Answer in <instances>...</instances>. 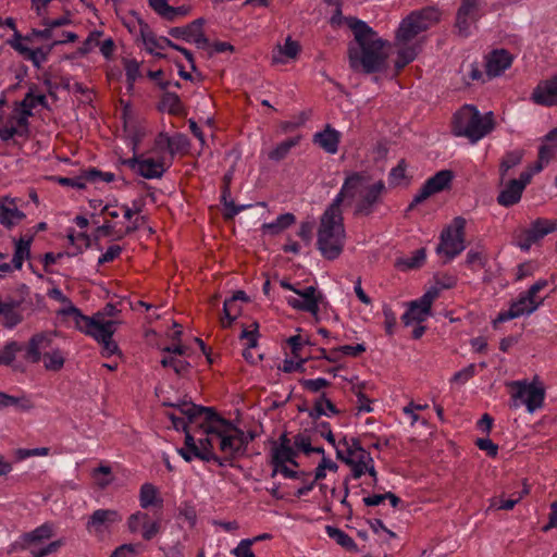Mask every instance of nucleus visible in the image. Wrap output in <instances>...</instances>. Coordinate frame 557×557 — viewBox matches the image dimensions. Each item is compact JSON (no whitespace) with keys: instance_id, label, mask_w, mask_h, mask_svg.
Here are the masks:
<instances>
[{"instance_id":"nucleus-1","label":"nucleus","mask_w":557,"mask_h":557,"mask_svg":"<svg viewBox=\"0 0 557 557\" xmlns=\"http://www.w3.org/2000/svg\"><path fill=\"white\" fill-rule=\"evenodd\" d=\"M164 406L171 408L166 417L171 420L173 429L185 433V445L177 451L186 461L198 458L223 466L216 451H220L225 460L243 454L247 444L245 433L210 408L186 400Z\"/></svg>"},{"instance_id":"nucleus-2","label":"nucleus","mask_w":557,"mask_h":557,"mask_svg":"<svg viewBox=\"0 0 557 557\" xmlns=\"http://www.w3.org/2000/svg\"><path fill=\"white\" fill-rule=\"evenodd\" d=\"M354 42L349 46V63L356 71L374 73L383 70L389 57L391 44L382 39L363 21H350Z\"/></svg>"},{"instance_id":"nucleus-3","label":"nucleus","mask_w":557,"mask_h":557,"mask_svg":"<svg viewBox=\"0 0 557 557\" xmlns=\"http://www.w3.org/2000/svg\"><path fill=\"white\" fill-rule=\"evenodd\" d=\"M385 188L382 180H375L367 172H351L347 174L334 200L339 206L344 200H349L357 214L369 215L380 203Z\"/></svg>"},{"instance_id":"nucleus-4","label":"nucleus","mask_w":557,"mask_h":557,"mask_svg":"<svg viewBox=\"0 0 557 557\" xmlns=\"http://www.w3.org/2000/svg\"><path fill=\"white\" fill-rule=\"evenodd\" d=\"M440 20V12L435 8H425L410 13L401 21L396 34L398 48L395 65L397 70L405 67L414 60L419 52V45L412 41L421 32L426 30Z\"/></svg>"},{"instance_id":"nucleus-5","label":"nucleus","mask_w":557,"mask_h":557,"mask_svg":"<svg viewBox=\"0 0 557 557\" xmlns=\"http://www.w3.org/2000/svg\"><path fill=\"white\" fill-rule=\"evenodd\" d=\"M346 238L342 208L336 201L330 203L321 215L318 228V249L329 260L336 259L343 251Z\"/></svg>"},{"instance_id":"nucleus-6","label":"nucleus","mask_w":557,"mask_h":557,"mask_svg":"<svg viewBox=\"0 0 557 557\" xmlns=\"http://www.w3.org/2000/svg\"><path fill=\"white\" fill-rule=\"evenodd\" d=\"M494 128L493 113L481 114L473 106L458 110L453 120V133L468 138L472 144L481 140Z\"/></svg>"},{"instance_id":"nucleus-7","label":"nucleus","mask_w":557,"mask_h":557,"mask_svg":"<svg viewBox=\"0 0 557 557\" xmlns=\"http://www.w3.org/2000/svg\"><path fill=\"white\" fill-rule=\"evenodd\" d=\"M510 388V408L525 407L527 412L534 413L543 408L545 400V386L539 376L529 380H517L507 383Z\"/></svg>"},{"instance_id":"nucleus-8","label":"nucleus","mask_w":557,"mask_h":557,"mask_svg":"<svg viewBox=\"0 0 557 557\" xmlns=\"http://www.w3.org/2000/svg\"><path fill=\"white\" fill-rule=\"evenodd\" d=\"M116 325V321L106 319L104 313L98 312L92 317L86 315L85 322H82L77 330L101 344L102 356L110 357L119 351L116 343L112 339Z\"/></svg>"},{"instance_id":"nucleus-9","label":"nucleus","mask_w":557,"mask_h":557,"mask_svg":"<svg viewBox=\"0 0 557 557\" xmlns=\"http://www.w3.org/2000/svg\"><path fill=\"white\" fill-rule=\"evenodd\" d=\"M547 285L545 280H540L534 283L527 292L521 293L509 306L508 309L502 310L496 319L494 325L504 323L523 315H530L535 312L543 304L544 299L539 296V293Z\"/></svg>"},{"instance_id":"nucleus-10","label":"nucleus","mask_w":557,"mask_h":557,"mask_svg":"<svg viewBox=\"0 0 557 557\" xmlns=\"http://www.w3.org/2000/svg\"><path fill=\"white\" fill-rule=\"evenodd\" d=\"M135 38L136 41L143 46L147 53L158 59L166 57L164 53L166 48H172L180 51L190 63L191 69H195L194 58L189 50L174 44L166 37L156 35L150 26L143 21H138V30L135 32Z\"/></svg>"},{"instance_id":"nucleus-11","label":"nucleus","mask_w":557,"mask_h":557,"mask_svg":"<svg viewBox=\"0 0 557 557\" xmlns=\"http://www.w3.org/2000/svg\"><path fill=\"white\" fill-rule=\"evenodd\" d=\"M280 285L292 294L285 297L286 302L294 309L305 311L318 318L320 304L323 301V295L314 286L299 287L290 284L286 280H281Z\"/></svg>"},{"instance_id":"nucleus-12","label":"nucleus","mask_w":557,"mask_h":557,"mask_svg":"<svg viewBox=\"0 0 557 557\" xmlns=\"http://www.w3.org/2000/svg\"><path fill=\"white\" fill-rule=\"evenodd\" d=\"M271 465L273 466L272 476L282 474L287 479H295L298 475L296 449L292 445V441L283 435L277 443L271 448Z\"/></svg>"},{"instance_id":"nucleus-13","label":"nucleus","mask_w":557,"mask_h":557,"mask_svg":"<svg viewBox=\"0 0 557 557\" xmlns=\"http://www.w3.org/2000/svg\"><path fill=\"white\" fill-rule=\"evenodd\" d=\"M337 458L342 459L350 467L355 479H359L368 473L373 482L377 481V473L371 454L361 447L356 438H352L350 443H348L342 455H338Z\"/></svg>"},{"instance_id":"nucleus-14","label":"nucleus","mask_w":557,"mask_h":557,"mask_svg":"<svg viewBox=\"0 0 557 557\" xmlns=\"http://www.w3.org/2000/svg\"><path fill=\"white\" fill-rule=\"evenodd\" d=\"M466 220L455 218L442 232L436 252L448 261L456 258L466 249Z\"/></svg>"},{"instance_id":"nucleus-15","label":"nucleus","mask_w":557,"mask_h":557,"mask_svg":"<svg viewBox=\"0 0 557 557\" xmlns=\"http://www.w3.org/2000/svg\"><path fill=\"white\" fill-rule=\"evenodd\" d=\"M51 536L52 527L49 524H42L34 531L24 534L21 537V543L12 544L9 553L15 550L17 546H21L23 548H27L33 557H45L57 552L62 545L61 541H53L42 546V542Z\"/></svg>"},{"instance_id":"nucleus-16","label":"nucleus","mask_w":557,"mask_h":557,"mask_svg":"<svg viewBox=\"0 0 557 557\" xmlns=\"http://www.w3.org/2000/svg\"><path fill=\"white\" fill-rule=\"evenodd\" d=\"M485 0H461L456 14L455 28L461 37H469L478 29V22L485 14Z\"/></svg>"},{"instance_id":"nucleus-17","label":"nucleus","mask_w":557,"mask_h":557,"mask_svg":"<svg viewBox=\"0 0 557 557\" xmlns=\"http://www.w3.org/2000/svg\"><path fill=\"white\" fill-rule=\"evenodd\" d=\"M438 294L437 287H431L419 299L411 301L403 315L405 325L424 322L431 315L432 304Z\"/></svg>"},{"instance_id":"nucleus-18","label":"nucleus","mask_w":557,"mask_h":557,"mask_svg":"<svg viewBox=\"0 0 557 557\" xmlns=\"http://www.w3.org/2000/svg\"><path fill=\"white\" fill-rule=\"evenodd\" d=\"M534 166L520 174L519 178L510 180L504 183L500 193L497 196V202L503 207H511L518 203L527 185L531 182L534 174Z\"/></svg>"},{"instance_id":"nucleus-19","label":"nucleus","mask_w":557,"mask_h":557,"mask_svg":"<svg viewBox=\"0 0 557 557\" xmlns=\"http://www.w3.org/2000/svg\"><path fill=\"white\" fill-rule=\"evenodd\" d=\"M124 163L145 178L149 180L160 177L170 166L169 158L165 156H157V158H154L137 157L134 154L133 158L126 160Z\"/></svg>"},{"instance_id":"nucleus-20","label":"nucleus","mask_w":557,"mask_h":557,"mask_svg":"<svg viewBox=\"0 0 557 557\" xmlns=\"http://www.w3.org/2000/svg\"><path fill=\"white\" fill-rule=\"evenodd\" d=\"M4 103L0 99V106ZM28 133V119L23 112H20L15 107L5 116H0V138L9 140L15 136H24Z\"/></svg>"},{"instance_id":"nucleus-21","label":"nucleus","mask_w":557,"mask_h":557,"mask_svg":"<svg viewBox=\"0 0 557 557\" xmlns=\"http://www.w3.org/2000/svg\"><path fill=\"white\" fill-rule=\"evenodd\" d=\"M127 529L133 534H140L144 540L153 539L160 531L161 521L145 511L137 510L127 519Z\"/></svg>"},{"instance_id":"nucleus-22","label":"nucleus","mask_w":557,"mask_h":557,"mask_svg":"<svg viewBox=\"0 0 557 557\" xmlns=\"http://www.w3.org/2000/svg\"><path fill=\"white\" fill-rule=\"evenodd\" d=\"M54 333L41 332L33 335L23 347V357L27 362L38 363L53 348Z\"/></svg>"},{"instance_id":"nucleus-23","label":"nucleus","mask_w":557,"mask_h":557,"mask_svg":"<svg viewBox=\"0 0 557 557\" xmlns=\"http://www.w3.org/2000/svg\"><path fill=\"white\" fill-rule=\"evenodd\" d=\"M454 173L450 170H442L434 174L432 177L426 180L423 186L419 189L412 199L410 207H413L422 201L426 200L432 195L441 193L449 188Z\"/></svg>"},{"instance_id":"nucleus-24","label":"nucleus","mask_w":557,"mask_h":557,"mask_svg":"<svg viewBox=\"0 0 557 557\" xmlns=\"http://www.w3.org/2000/svg\"><path fill=\"white\" fill-rule=\"evenodd\" d=\"M123 122L124 136L131 145L132 151L136 154L139 144L149 132V127L145 121L132 114L128 106H125L123 109Z\"/></svg>"},{"instance_id":"nucleus-25","label":"nucleus","mask_w":557,"mask_h":557,"mask_svg":"<svg viewBox=\"0 0 557 557\" xmlns=\"http://www.w3.org/2000/svg\"><path fill=\"white\" fill-rule=\"evenodd\" d=\"M136 213H138V210L129 208L125 205H120L116 201L107 202L102 209V215L104 216L117 219L120 215H123V218L129 222V224L125 227L124 231L120 230L116 233L117 238H121L125 234L134 232L141 226L144 222V216H136L135 219H133Z\"/></svg>"},{"instance_id":"nucleus-26","label":"nucleus","mask_w":557,"mask_h":557,"mask_svg":"<svg viewBox=\"0 0 557 557\" xmlns=\"http://www.w3.org/2000/svg\"><path fill=\"white\" fill-rule=\"evenodd\" d=\"M301 44L288 35L283 41L276 42L273 47L271 51V62L274 65L295 63L301 54Z\"/></svg>"},{"instance_id":"nucleus-27","label":"nucleus","mask_w":557,"mask_h":557,"mask_svg":"<svg viewBox=\"0 0 557 557\" xmlns=\"http://www.w3.org/2000/svg\"><path fill=\"white\" fill-rule=\"evenodd\" d=\"M122 520V516L117 510L114 509H97L89 517L86 529L90 534L98 537L110 530V528L119 523Z\"/></svg>"},{"instance_id":"nucleus-28","label":"nucleus","mask_w":557,"mask_h":557,"mask_svg":"<svg viewBox=\"0 0 557 557\" xmlns=\"http://www.w3.org/2000/svg\"><path fill=\"white\" fill-rule=\"evenodd\" d=\"M20 199L9 195L0 197V224L11 230L22 223L26 218L23 210L20 209Z\"/></svg>"},{"instance_id":"nucleus-29","label":"nucleus","mask_w":557,"mask_h":557,"mask_svg":"<svg viewBox=\"0 0 557 557\" xmlns=\"http://www.w3.org/2000/svg\"><path fill=\"white\" fill-rule=\"evenodd\" d=\"M168 354L161 360L163 367L172 368L175 373L184 374L189 368L187 358L189 355V348L181 344H173L164 349Z\"/></svg>"},{"instance_id":"nucleus-30","label":"nucleus","mask_w":557,"mask_h":557,"mask_svg":"<svg viewBox=\"0 0 557 557\" xmlns=\"http://www.w3.org/2000/svg\"><path fill=\"white\" fill-rule=\"evenodd\" d=\"M531 98L533 102L541 106H557V75L540 82Z\"/></svg>"},{"instance_id":"nucleus-31","label":"nucleus","mask_w":557,"mask_h":557,"mask_svg":"<svg viewBox=\"0 0 557 557\" xmlns=\"http://www.w3.org/2000/svg\"><path fill=\"white\" fill-rule=\"evenodd\" d=\"M170 35L174 38L195 44L197 47H203L207 42L200 20L194 21L184 27H174L170 30Z\"/></svg>"},{"instance_id":"nucleus-32","label":"nucleus","mask_w":557,"mask_h":557,"mask_svg":"<svg viewBox=\"0 0 557 557\" xmlns=\"http://www.w3.org/2000/svg\"><path fill=\"white\" fill-rule=\"evenodd\" d=\"M511 63L512 57L508 51L504 49L494 50L486 57V74L491 77L499 76L511 65Z\"/></svg>"},{"instance_id":"nucleus-33","label":"nucleus","mask_w":557,"mask_h":557,"mask_svg":"<svg viewBox=\"0 0 557 557\" xmlns=\"http://www.w3.org/2000/svg\"><path fill=\"white\" fill-rule=\"evenodd\" d=\"M174 0H149L152 10L162 18L175 21L178 17L188 14L190 8L188 5H173Z\"/></svg>"},{"instance_id":"nucleus-34","label":"nucleus","mask_w":557,"mask_h":557,"mask_svg":"<svg viewBox=\"0 0 557 557\" xmlns=\"http://www.w3.org/2000/svg\"><path fill=\"white\" fill-rule=\"evenodd\" d=\"M557 154V128L550 131L544 138L539 150V160L533 164L535 172H541Z\"/></svg>"},{"instance_id":"nucleus-35","label":"nucleus","mask_w":557,"mask_h":557,"mask_svg":"<svg viewBox=\"0 0 557 557\" xmlns=\"http://www.w3.org/2000/svg\"><path fill=\"white\" fill-rule=\"evenodd\" d=\"M339 139L341 133L330 126H326L322 132H319L313 136L314 144L331 154L337 152Z\"/></svg>"},{"instance_id":"nucleus-36","label":"nucleus","mask_w":557,"mask_h":557,"mask_svg":"<svg viewBox=\"0 0 557 557\" xmlns=\"http://www.w3.org/2000/svg\"><path fill=\"white\" fill-rule=\"evenodd\" d=\"M317 431L323 438H325L334 447L337 456L342 455V453L344 451V448L354 438V437H347L346 435H343V434H338V435L333 434V432L331 431L330 424L326 422H321L320 424H318Z\"/></svg>"},{"instance_id":"nucleus-37","label":"nucleus","mask_w":557,"mask_h":557,"mask_svg":"<svg viewBox=\"0 0 557 557\" xmlns=\"http://www.w3.org/2000/svg\"><path fill=\"white\" fill-rule=\"evenodd\" d=\"M38 107H46V96L35 89H30L24 99L15 104V108L23 112L27 119L33 115V111Z\"/></svg>"},{"instance_id":"nucleus-38","label":"nucleus","mask_w":557,"mask_h":557,"mask_svg":"<svg viewBox=\"0 0 557 557\" xmlns=\"http://www.w3.org/2000/svg\"><path fill=\"white\" fill-rule=\"evenodd\" d=\"M557 231V220L537 219L527 232L528 239L535 242Z\"/></svg>"},{"instance_id":"nucleus-39","label":"nucleus","mask_w":557,"mask_h":557,"mask_svg":"<svg viewBox=\"0 0 557 557\" xmlns=\"http://www.w3.org/2000/svg\"><path fill=\"white\" fill-rule=\"evenodd\" d=\"M32 243L33 234H25L15 240L14 256L12 259L15 270L22 269L24 261L29 258Z\"/></svg>"},{"instance_id":"nucleus-40","label":"nucleus","mask_w":557,"mask_h":557,"mask_svg":"<svg viewBox=\"0 0 557 557\" xmlns=\"http://www.w3.org/2000/svg\"><path fill=\"white\" fill-rule=\"evenodd\" d=\"M163 499L157 486L151 483H145L139 491V505L143 509L151 507H161Z\"/></svg>"},{"instance_id":"nucleus-41","label":"nucleus","mask_w":557,"mask_h":557,"mask_svg":"<svg viewBox=\"0 0 557 557\" xmlns=\"http://www.w3.org/2000/svg\"><path fill=\"white\" fill-rule=\"evenodd\" d=\"M17 306L18 304L16 301L2 300L0 298V315L3 318L5 327L12 329L21 322L22 315L17 311Z\"/></svg>"},{"instance_id":"nucleus-42","label":"nucleus","mask_w":557,"mask_h":557,"mask_svg":"<svg viewBox=\"0 0 557 557\" xmlns=\"http://www.w3.org/2000/svg\"><path fill=\"white\" fill-rule=\"evenodd\" d=\"M296 222V216L293 213H284L278 215L274 221L264 223L263 232L269 235H278Z\"/></svg>"},{"instance_id":"nucleus-43","label":"nucleus","mask_w":557,"mask_h":557,"mask_svg":"<svg viewBox=\"0 0 557 557\" xmlns=\"http://www.w3.org/2000/svg\"><path fill=\"white\" fill-rule=\"evenodd\" d=\"M337 412L338 411L331 399L327 398L325 394H321L313 403V406L310 410V417L319 418L325 416L330 418L337 414Z\"/></svg>"},{"instance_id":"nucleus-44","label":"nucleus","mask_w":557,"mask_h":557,"mask_svg":"<svg viewBox=\"0 0 557 557\" xmlns=\"http://www.w3.org/2000/svg\"><path fill=\"white\" fill-rule=\"evenodd\" d=\"M247 296L244 292L239 290L235 293L230 299H226L224 301L223 306V319H222V326L227 327L230 326L233 321L236 320L238 315V310H233V305H236L238 300H246Z\"/></svg>"},{"instance_id":"nucleus-45","label":"nucleus","mask_w":557,"mask_h":557,"mask_svg":"<svg viewBox=\"0 0 557 557\" xmlns=\"http://www.w3.org/2000/svg\"><path fill=\"white\" fill-rule=\"evenodd\" d=\"M72 23V15L69 9H65V13L63 16L57 17V18H50L45 17L42 21V25L45 26V29L40 32L41 37L44 38H52L53 32L55 28L69 25Z\"/></svg>"},{"instance_id":"nucleus-46","label":"nucleus","mask_w":557,"mask_h":557,"mask_svg":"<svg viewBox=\"0 0 557 557\" xmlns=\"http://www.w3.org/2000/svg\"><path fill=\"white\" fill-rule=\"evenodd\" d=\"M16 407L21 410L28 411L34 408V404L25 396H12L7 393L0 392V410Z\"/></svg>"},{"instance_id":"nucleus-47","label":"nucleus","mask_w":557,"mask_h":557,"mask_svg":"<svg viewBox=\"0 0 557 557\" xmlns=\"http://www.w3.org/2000/svg\"><path fill=\"white\" fill-rule=\"evenodd\" d=\"M300 140L301 136L298 135L277 144L271 151H269V159L272 161H280L284 159L289 151L300 143Z\"/></svg>"},{"instance_id":"nucleus-48","label":"nucleus","mask_w":557,"mask_h":557,"mask_svg":"<svg viewBox=\"0 0 557 557\" xmlns=\"http://www.w3.org/2000/svg\"><path fill=\"white\" fill-rule=\"evenodd\" d=\"M528 493H529V490L528 488H523L522 491L512 493L511 496L508 499H502V498L493 497V498L490 499L488 509L510 510Z\"/></svg>"},{"instance_id":"nucleus-49","label":"nucleus","mask_w":557,"mask_h":557,"mask_svg":"<svg viewBox=\"0 0 557 557\" xmlns=\"http://www.w3.org/2000/svg\"><path fill=\"white\" fill-rule=\"evenodd\" d=\"M292 445L296 449L297 456L298 453H304L305 455H310L313 453L324 454V449L320 446H313L310 437L306 434L296 435L292 442Z\"/></svg>"},{"instance_id":"nucleus-50","label":"nucleus","mask_w":557,"mask_h":557,"mask_svg":"<svg viewBox=\"0 0 557 557\" xmlns=\"http://www.w3.org/2000/svg\"><path fill=\"white\" fill-rule=\"evenodd\" d=\"M64 361L65 358L62 351L53 346L40 362H42L45 369L48 371H59L63 368Z\"/></svg>"},{"instance_id":"nucleus-51","label":"nucleus","mask_w":557,"mask_h":557,"mask_svg":"<svg viewBox=\"0 0 557 557\" xmlns=\"http://www.w3.org/2000/svg\"><path fill=\"white\" fill-rule=\"evenodd\" d=\"M326 533L331 539H333L338 545L343 546L344 548L351 552L357 550V544L355 543V541L341 529L327 525Z\"/></svg>"},{"instance_id":"nucleus-52","label":"nucleus","mask_w":557,"mask_h":557,"mask_svg":"<svg viewBox=\"0 0 557 557\" xmlns=\"http://www.w3.org/2000/svg\"><path fill=\"white\" fill-rule=\"evenodd\" d=\"M58 315L70 318L75 327L78 329V326L82 324V322H85V314L73 305V302L70 299H66V302L62 304V307L57 311Z\"/></svg>"},{"instance_id":"nucleus-53","label":"nucleus","mask_w":557,"mask_h":557,"mask_svg":"<svg viewBox=\"0 0 557 557\" xmlns=\"http://www.w3.org/2000/svg\"><path fill=\"white\" fill-rule=\"evenodd\" d=\"M102 33L99 30L91 32L88 37L84 40L82 46L77 49L76 52H74L71 55H67L66 59H75L78 57H83L91 52L96 47L99 45V39L101 37Z\"/></svg>"},{"instance_id":"nucleus-54","label":"nucleus","mask_w":557,"mask_h":557,"mask_svg":"<svg viewBox=\"0 0 557 557\" xmlns=\"http://www.w3.org/2000/svg\"><path fill=\"white\" fill-rule=\"evenodd\" d=\"M123 65L127 79V89L132 90L135 82L141 77L140 63L135 59H124Z\"/></svg>"},{"instance_id":"nucleus-55","label":"nucleus","mask_w":557,"mask_h":557,"mask_svg":"<svg viewBox=\"0 0 557 557\" xmlns=\"http://www.w3.org/2000/svg\"><path fill=\"white\" fill-rule=\"evenodd\" d=\"M522 157H523V153L521 150H515V151H511V152H508L505 158L503 159L502 163H500V176H502V180L505 178L507 172L517 166L521 160H522Z\"/></svg>"},{"instance_id":"nucleus-56","label":"nucleus","mask_w":557,"mask_h":557,"mask_svg":"<svg viewBox=\"0 0 557 557\" xmlns=\"http://www.w3.org/2000/svg\"><path fill=\"white\" fill-rule=\"evenodd\" d=\"M322 455V459L319 462L318 467L314 470V480L319 481L326 476L327 471L336 472L338 469V466L336 462H334L332 459L325 457L324 454Z\"/></svg>"},{"instance_id":"nucleus-57","label":"nucleus","mask_w":557,"mask_h":557,"mask_svg":"<svg viewBox=\"0 0 557 557\" xmlns=\"http://www.w3.org/2000/svg\"><path fill=\"white\" fill-rule=\"evenodd\" d=\"M20 350H23V347L15 342H10L4 347L0 348V364H11L16 352Z\"/></svg>"},{"instance_id":"nucleus-58","label":"nucleus","mask_w":557,"mask_h":557,"mask_svg":"<svg viewBox=\"0 0 557 557\" xmlns=\"http://www.w3.org/2000/svg\"><path fill=\"white\" fill-rule=\"evenodd\" d=\"M425 258V250L418 249L411 257L401 259L398 264L405 269H414L420 267L424 262Z\"/></svg>"},{"instance_id":"nucleus-59","label":"nucleus","mask_w":557,"mask_h":557,"mask_svg":"<svg viewBox=\"0 0 557 557\" xmlns=\"http://www.w3.org/2000/svg\"><path fill=\"white\" fill-rule=\"evenodd\" d=\"M258 324L251 323L249 326L245 327L242 332L240 338L245 341V345L248 348H255L258 344Z\"/></svg>"},{"instance_id":"nucleus-60","label":"nucleus","mask_w":557,"mask_h":557,"mask_svg":"<svg viewBox=\"0 0 557 557\" xmlns=\"http://www.w3.org/2000/svg\"><path fill=\"white\" fill-rule=\"evenodd\" d=\"M170 150V136L168 134H159L154 140L152 152L156 156H169Z\"/></svg>"},{"instance_id":"nucleus-61","label":"nucleus","mask_w":557,"mask_h":557,"mask_svg":"<svg viewBox=\"0 0 557 557\" xmlns=\"http://www.w3.org/2000/svg\"><path fill=\"white\" fill-rule=\"evenodd\" d=\"M370 527L372 531L384 542H387L396 536V534L393 531L388 530L384 525V523L379 519L371 521Z\"/></svg>"},{"instance_id":"nucleus-62","label":"nucleus","mask_w":557,"mask_h":557,"mask_svg":"<svg viewBox=\"0 0 557 557\" xmlns=\"http://www.w3.org/2000/svg\"><path fill=\"white\" fill-rule=\"evenodd\" d=\"M305 361V357L293 356L292 358H286L278 369L286 373L295 372L302 369Z\"/></svg>"},{"instance_id":"nucleus-63","label":"nucleus","mask_w":557,"mask_h":557,"mask_svg":"<svg viewBox=\"0 0 557 557\" xmlns=\"http://www.w3.org/2000/svg\"><path fill=\"white\" fill-rule=\"evenodd\" d=\"M252 541L242 540L236 547L231 550L234 557H256L252 549Z\"/></svg>"},{"instance_id":"nucleus-64","label":"nucleus","mask_w":557,"mask_h":557,"mask_svg":"<svg viewBox=\"0 0 557 557\" xmlns=\"http://www.w3.org/2000/svg\"><path fill=\"white\" fill-rule=\"evenodd\" d=\"M138 548L139 546L135 544H123L110 557H136Z\"/></svg>"}]
</instances>
